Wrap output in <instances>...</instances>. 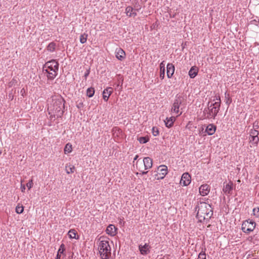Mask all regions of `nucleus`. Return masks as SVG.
Wrapping results in <instances>:
<instances>
[{
    "mask_svg": "<svg viewBox=\"0 0 259 259\" xmlns=\"http://www.w3.org/2000/svg\"><path fill=\"white\" fill-rule=\"evenodd\" d=\"M65 101L60 95L53 96L48 101V110L51 117H61L64 113Z\"/></svg>",
    "mask_w": 259,
    "mask_h": 259,
    "instance_id": "obj_1",
    "label": "nucleus"
},
{
    "mask_svg": "<svg viewBox=\"0 0 259 259\" xmlns=\"http://www.w3.org/2000/svg\"><path fill=\"white\" fill-rule=\"evenodd\" d=\"M196 218L199 222L207 224L213 214L212 208L206 202H200L196 207Z\"/></svg>",
    "mask_w": 259,
    "mask_h": 259,
    "instance_id": "obj_2",
    "label": "nucleus"
},
{
    "mask_svg": "<svg viewBox=\"0 0 259 259\" xmlns=\"http://www.w3.org/2000/svg\"><path fill=\"white\" fill-rule=\"evenodd\" d=\"M213 103L208 104V108L204 111V116L206 118H214L220 109L221 98L220 96L215 95L212 100Z\"/></svg>",
    "mask_w": 259,
    "mask_h": 259,
    "instance_id": "obj_3",
    "label": "nucleus"
},
{
    "mask_svg": "<svg viewBox=\"0 0 259 259\" xmlns=\"http://www.w3.org/2000/svg\"><path fill=\"white\" fill-rule=\"evenodd\" d=\"M98 250L102 259H107L111 255V247L109 239L103 236L100 237L98 242Z\"/></svg>",
    "mask_w": 259,
    "mask_h": 259,
    "instance_id": "obj_4",
    "label": "nucleus"
},
{
    "mask_svg": "<svg viewBox=\"0 0 259 259\" xmlns=\"http://www.w3.org/2000/svg\"><path fill=\"white\" fill-rule=\"evenodd\" d=\"M59 64L55 60L48 61L46 63L43 67V70L48 73V79L52 80L57 75Z\"/></svg>",
    "mask_w": 259,
    "mask_h": 259,
    "instance_id": "obj_5",
    "label": "nucleus"
},
{
    "mask_svg": "<svg viewBox=\"0 0 259 259\" xmlns=\"http://www.w3.org/2000/svg\"><path fill=\"white\" fill-rule=\"evenodd\" d=\"M137 169L142 172V174H146L147 171L145 170L150 169L152 166V160L150 157H145L143 160L139 159L136 164Z\"/></svg>",
    "mask_w": 259,
    "mask_h": 259,
    "instance_id": "obj_6",
    "label": "nucleus"
},
{
    "mask_svg": "<svg viewBox=\"0 0 259 259\" xmlns=\"http://www.w3.org/2000/svg\"><path fill=\"white\" fill-rule=\"evenodd\" d=\"M258 131L256 129H252L249 132V144L250 148L257 147L258 141Z\"/></svg>",
    "mask_w": 259,
    "mask_h": 259,
    "instance_id": "obj_7",
    "label": "nucleus"
},
{
    "mask_svg": "<svg viewBox=\"0 0 259 259\" xmlns=\"http://www.w3.org/2000/svg\"><path fill=\"white\" fill-rule=\"evenodd\" d=\"M184 101V99L181 96H179L175 100L171 109V112L177 114V117L182 114V112L180 111V107Z\"/></svg>",
    "mask_w": 259,
    "mask_h": 259,
    "instance_id": "obj_8",
    "label": "nucleus"
},
{
    "mask_svg": "<svg viewBox=\"0 0 259 259\" xmlns=\"http://www.w3.org/2000/svg\"><path fill=\"white\" fill-rule=\"evenodd\" d=\"M255 227V223L252 221H245L242 224V230L245 233H249L253 231Z\"/></svg>",
    "mask_w": 259,
    "mask_h": 259,
    "instance_id": "obj_9",
    "label": "nucleus"
},
{
    "mask_svg": "<svg viewBox=\"0 0 259 259\" xmlns=\"http://www.w3.org/2000/svg\"><path fill=\"white\" fill-rule=\"evenodd\" d=\"M157 174L155 176L156 180L163 179L167 174V167L162 165L158 167L157 171Z\"/></svg>",
    "mask_w": 259,
    "mask_h": 259,
    "instance_id": "obj_10",
    "label": "nucleus"
},
{
    "mask_svg": "<svg viewBox=\"0 0 259 259\" xmlns=\"http://www.w3.org/2000/svg\"><path fill=\"white\" fill-rule=\"evenodd\" d=\"M233 189V183L231 181L228 183H224L223 188V191L226 195H231Z\"/></svg>",
    "mask_w": 259,
    "mask_h": 259,
    "instance_id": "obj_11",
    "label": "nucleus"
},
{
    "mask_svg": "<svg viewBox=\"0 0 259 259\" xmlns=\"http://www.w3.org/2000/svg\"><path fill=\"white\" fill-rule=\"evenodd\" d=\"M191 176L188 173H184L182 176L180 184L184 186H188L191 183Z\"/></svg>",
    "mask_w": 259,
    "mask_h": 259,
    "instance_id": "obj_12",
    "label": "nucleus"
},
{
    "mask_svg": "<svg viewBox=\"0 0 259 259\" xmlns=\"http://www.w3.org/2000/svg\"><path fill=\"white\" fill-rule=\"evenodd\" d=\"M106 232L110 236H115L117 233V228L114 225L110 224L107 227Z\"/></svg>",
    "mask_w": 259,
    "mask_h": 259,
    "instance_id": "obj_13",
    "label": "nucleus"
},
{
    "mask_svg": "<svg viewBox=\"0 0 259 259\" xmlns=\"http://www.w3.org/2000/svg\"><path fill=\"white\" fill-rule=\"evenodd\" d=\"M115 53L116 58L120 61L123 60L125 58L126 54L121 48H117Z\"/></svg>",
    "mask_w": 259,
    "mask_h": 259,
    "instance_id": "obj_14",
    "label": "nucleus"
},
{
    "mask_svg": "<svg viewBox=\"0 0 259 259\" xmlns=\"http://www.w3.org/2000/svg\"><path fill=\"white\" fill-rule=\"evenodd\" d=\"M139 249L140 250V253L142 255H147L150 251V246L147 243H145L144 245H139Z\"/></svg>",
    "mask_w": 259,
    "mask_h": 259,
    "instance_id": "obj_15",
    "label": "nucleus"
},
{
    "mask_svg": "<svg viewBox=\"0 0 259 259\" xmlns=\"http://www.w3.org/2000/svg\"><path fill=\"white\" fill-rule=\"evenodd\" d=\"M210 187L207 184L202 185L199 187V193L201 195L204 196L207 195L210 192Z\"/></svg>",
    "mask_w": 259,
    "mask_h": 259,
    "instance_id": "obj_16",
    "label": "nucleus"
},
{
    "mask_svg": "<svg viewBox=\"0 0 259 259\" xmlns=\"http://www.w3.org/2000/svg\"><path fill=\"white\" fill-rule=\"evenodd\" d=\"M113 92V90L111 87H108L104 89L103 92V98L105 101H107L109 97Z\"/></svg>",
    "mask_w": 259,
    "mask_h": 259,
    "instance_id": "obj_17",
    "label": "nucleus"
},
{
    "mask_svg": "<svg viewBox=\"0 0 259 259\" xmlns=\"http://www.w3.org/2000/svg\"><path fill=\"white\" fill-rule=\"evenodd\" d=\"M65 250V245L64 244H62L58 250L57 254L55 259H61L62 257H64L65 256V254L64 253Z\"/></svg>",
    "mask_w": 259,
    "mask_h": 259,
    "instance_id": "obj_18",
    "label": "nucleus"
},
{
    "mask_svg": "<svg viewBox=\"0 0 259 259\" xmlns=\"http://www.w3.org/2000/svg\"><path fill=\"white\" fill-rule=\"evenodd\" d=\"M167 76L168 78H170L174 73L175 67L171 63H168L167 65Z\"/></svg>",
    "mask_w": 259,
    "mask_h": 259,
    "instance_id": "obj_19",
    "label": "nucleus"
},
{
    "mask_svg": "<svg viewBox=\"0 0 259 259\" xmlns=\"http://www.w3.org/2000/svg\"><path fill=\"white\" fill-rule=\"evenodd\" d=\"M199 69L196 66H192L189 71V75L190 78H194L198 74Z\"/></svg>",
    "mask_w": 259,
    "mask_h": 259,
    "instance_id": "obj_20",
    "label": "nucleus"
},
{
    "mask_svg": "<svg viewBox=\"0 0 259 259\" xmlns=\"http://www.w3.org/2000/svg\"><path fill=\"white\" fill-rule=\"evenodd\" d=\"M125 13L126 15L130 17H134L137 15V13L135 12V10L131 6L126 8Z\"/></svg>",
    "mask_w": 259,
    "mask_h": 259,
    "instance_id": "obj_21",
    "label": "nucleus"
},
{
    "mask_svg": "<svg viewBox=\"0 0 259 259\" xmlns=\"http://www.w3.org/2000/svg\"><path fill=\"white\" fill-rule=\"evenodd\" d=\"M216 126L212 124L208 125L205 129V132L208 135H212L216 131Z\"/></svg>",
    "mask_w": 259,
    "mask_h": 259,
    "instance_id": "obj_22",
    "label": "nucleus"
},
{
    "mask_svg": "<svg viewBox=\"0 0 259 259\" xmlns=\"http://www.w3.org/2000/svg\"><path fill=\"white\" fill-rule=\"evenodd\" d=\"M176 120V117L174 116H171L169 118L167 117L164 120L165 124L166 127L169 128L173 125L174 122Z\"/></svg>",
    "mask_w": 259,
    "mask_h": 259,
    "instance_id": "obj_23",
    "label": "nucleus"
},
{
    "mask_svg": "<svg viewBox=\"0 0 259 259\" xmlns=\"http://www.w3.org/2000/svg\"><path fill=\"white\" fill-rule=\"evenodd\" d=\"M160 74L159 77L161 79H164L165 76V63L162 61L159 65Z\"/></svg>",
    "mask_w": 259,
    "mask_h": 259,
    "instance_id": "obj_24",
    "label": "nucleus"
},
{
    "mask_svg": "<svg viewBox=\"0 0 259 259\" xmlns=\"http://www.w3.org/2000/svg\"><path fill=\"white\" fill-rule=\"evenodd\" d=\"M75 170V166L71 163H67L65 166V171L67 174H72Z\"/></svg>",
    "mask_w": 259,
    "mask_h": 259,
    "instance_id": "obj_25",
    "label": "nucleus"
},
{
    "mask_svg": "<svg viewBox=\"0 0 259 259\" xmlns=\"http://www.w3.org/2000/svg\"><path fill=\"white\" fill-rule=\"evenodd\" d=\"M68 235L70 239H78V235L75 229H71L68 232Z\"/></svg>",
    "mask_w": 259,
    "mask_h": 259,
    "instance_id": "obj_26",
    "label": "nucleus"
},
{
    "mask_svg": "<svg viewBox=\"0 0 259 259\" xmlns=\"http://www.w3.org/2000/svg\"><path fill=\"white\" fill-rule=\"evenodd\" d=\"M72 151V145L71 144L68 143H67L64 148V152L65 154L70 153Z\"/></svg>",
    "mask_w": 259,
    "mask_h": 259,
    "instance_id": "obj_27",
    "label": "nucleus"
},
{
    "mask_svg": "<svg viewBox=\"0 0 259 259\" xmlns=\"http://www.w3.org/2000/svg\"><path fill=\"white\" fill-rule=\"evenodd\" d=\"M88 37V34L87 33H83L80 35L79 41L81 44L86 42Z\"/></svg>",
    "mask_w": 259,
    "mask_h": 259,
    "instance_id": "obj_28",
    "label": "nucleus"
},
{
    "mask_svg": "<svg viewBox=\"0 0 259 259\" xmlns=\"http://www.w3.org/2000/svg\"><path fill=\"white\" fill-rule=\"evenodd\" d=\"M56 45L55 42H52L50 43L47 47L48 51L53 52L55 51Z\"/></svg>",
    "mask_w": 259,
    "mask_h": 259,
    "instance_id": "obj_29",
    "label": "nucleus"
},
{
    "mask_svg": "<svg viewBox=\"0 0 259 259\" xmlns=\"http://www.w3.org/2000/svg\"><path fill=\"white\" fill-rule=\"evenodd\" d=\"M95 94V90L93 88H88L87 91V95L89 98L92 97Z\"/></svg>",
    "mask_w": 259,
    "mask_h": 259,
    "instance_id": "obj_30",
    "label": "nucleus"
},
{
    "mask_svg": "<svg viewBox=\"0 0 259 259\" xmlns=\"http://www.w3.org/2000/svg\"><path fill=\"white\" fill-rule=\"evenodd\" d=\"M24 211V207L22 204H18L16 207V212L18 214L22 213Z\"/></svg>",
    "mask_w": 259,
    "mask_h": 259,
    "instance_id": "obj_31",
    "label": "nucleus"
},
{
    "mask_svg": "<svg viewBox=\"0 0 259 259\" xmlns=\"http://www.w3.org/2000/svg\"><path fill=\"white\" fill-rule=\"evenodd\" d=\"M138 140L141 144H144L149 141V138L148 136L147 137H141L138 139Z\"/></svg>",
    "mask_w": 259,
    "mask_h": 259,
    "instance_id": "obj_32",
    "label": "nucleus"
},
{
    "mask_svg": "<svg viewBox=\"0 0 259 259\" xmlns=\"http://www.w3.org/2000/svg\"><path fill=\"white\" fill-rule=\"evenodd\" d=\"M152 132L154 136H157L159 135V131L158 128L156 127H153L152 128Z\"/></svg>",
    "mask_w": 259,
    "mask_h": 259,
    "instance_id": "obj_33",
    "label": "nucleus"
},
{
    "mask_svg": "<svg viewBox=\"0 0 259 259\" xmlns=\"http://www.w3.org/2000/svg\"><path fill=\"white\" fill-rule=\"evenodd\" d=\"M33 185V180L31 179L29 181V182L26 184V186L29 190H30Z\"/></svg>",
    "mask_w": 259,
    "mask_h": 259,
    "instance_id": "obj_34",
    "label": "nucleus"
},
{
    "mask_svg": "<svg viewBox=\"0 0 259 259\" xmlns=\"http://www.w3.org/2000/svg\"><path fill=\"white\" fill-rule=\"evenodd\" d=\"M253 213L257 217H259V207H255L253 209Z\"/></svg>",
    "mask_w": 259,
    "mask_h": 259,
    "instance_id": "obj_35",
    "label": "nucleus"
},
{
    "mask_svg": "<svg viewBox=\"0 0 259 259\" xmlns=\"http://www.w3.org/2000/svg\"><path fill=\"white\" fill-rule=\"evenodd\" d=\"M197 259H206V254L204 252H201L199 255Z\"/></svg>",
    "mask_w": 259,
    "mask_h": 259,
    "instance_id": "obj_36",
    "label": "nucleus"
},
{
    "mask_svg": "<svg viewBox=\"0 0 259 259\" xmlns=\"http://www.w3.org/2000/svg\"><path fill=\"white\" fill-rule=\"evenodd\" d=\"M21 191L22 192H24L25 191V185L21 184Z\"/></svg>",
    "mask_w": 259,
    "mask_h": 259,
    "instance_id": "obj_37",
    "label": "nucleus"
},
{
    "mask_svg": "<svg viewBox=\"0 0 259 259\" xmlns=\"http://www.w3.org/2000/svg\"><path fill=\"white\" fill-rule=\"evenodd\" d=\"M113 131H114V133H115L117 131L119 133H120L121 132V130H120L119 129H117L116 128H114ZM113 134L114 135L115 133H114Z\"/></svg>",
    "mask_w": 259,
    "mask_h": 259,
    "instance_id": "obj_38",
    "label": "nucleus"
},
{
    "mask_svg": "<svg viewBox=\"0 0 259 259\" xmlns=\"http://www.w3.org/2000/svg\"><path fill=\"white\" fill-rule=\"evenodd\" d=\"M89 73H90V70H87V72H86V73H85V74H84V77H85V78H87V76L89 75Z\"/></svg>",
    "mask_w": 259,
    "mask_h": 259,
    "instance_id": "obj_39",
    "label": "nucleus"
},
{
    "mask_svg": "<svg viewBox=\"0 0 259 259\" xmlns=\"http://www.w3.org/2000/svg\"><path fill=\"white\" fill-rule=\"evenodd\" d=\"M138 157H139V156H138V155H136L135 156V157H134V161L135 160H136L138 159Z\"/></svg>",
    "mask_w": 259,
    "mask_h": 259,
    "instance_id": "obj_40",
    "label": "nucleus"
},
{
    "mask_svg": "<svg viewBox=\"0 0 259 259\" xmlns=\"http://www.w3.org/2000/svg\"><path fill=\"white\" fill-rule=\"evenodd\" d=\"M2 151L0 150V155L2 154Z\"/></svg>",
    "mask_w": 259,
    "mask_h": 259,
    "instance_id": "obj_41",
    "label": "nucleus"
},
{
    "mask_svg": "<svg viewBox=\"0 0 259 259\" xmlns=\"http://www.w3.org/2000/svg\"><path fill=\"white\" fill-rule=\"evenodd\" d=\"M257 128H258V125H256V129H257Z\"/></svg>",
    "mask_w": 259,
    "mask_h": 259,
    "instance_id": "obj_42",
    "label": "nucleus"
},
{
    "mask_svg": "<svg viewBox=\"0 0 259 259\" xmlns=\"http://www.w3.org/2000/svg\"><path fill=\"white\" fill-rule=\"evenodd\" d=\"M257 128H258V125H256V129H257Z\"/></svg>",
    "mask_w": 259,
    "mask_h": 259,
    "instance_id": "obj_43",
    "label": "nucleus"
},
{
    "mask_svg": "<svg viewBox=\"0 0 259 259\" xmlns=\"http://www.w3.org/2000/svg\"><path fill=\"white\" fill-rule=\"evenodd\" d=\"M257 128H258V125H256V129H257Z\"/></svg>",
    "mask_w": 259,
    "mask_h": 259,
    "instance_id": "obj_44",
    "label": "nucleus"
}]
</instances>
